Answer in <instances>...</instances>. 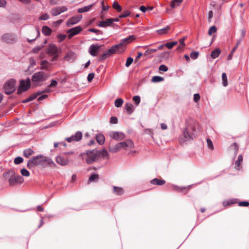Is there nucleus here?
Masks as SVG:
<instances>
[{
	"mask_svg": "<svg viewBox=\"0 0 249 249\" xmlns=\"http://www.w3.org/2000/svg\"><path fill=\"white\" fill-rule=\"evenodd\" d=\"M16 80L13 79H11L5 82L3 86V89L7 95H10L16 90Z\"/></svg>",
	"mask_w": 249,
	"mask_h": 249,
	"instance_id": "obj_5",
	"label": "nucleus"
},
{
	"mask_svg": "<svg viewBox=\"0 0 249 249\" xmlns=\"http://www.w3.org/2000/svg\"><path fill=\"white\" fill-rule=\"evenodd\" d=\"M196 128L193 124H186L185 127L182 131V134L180 136V143L182 144L193 140L196 137Z\"/></svg>",
	"mask_w": 249,
	"mask_h": 249,
	"instance_id": "obj_3",
	"label": "nucleus"
},
{
	"mask_svg": "<svg viewBox=\"0 0 249 249\" xmlns=\"http://www.w3.org/2000/svg\"><path fill=\"white\" fill-rule=\"evenodd\" d=\"M55 163L50 158L42 155H37L28 160L27 167L29 169H33L35 167L44 168L47 166L54 167Z\"/></svg>",
	"mask_w": 249,
	"mask_h": 249,
	"instance_id": "obj_1",
	"label": "nucleus"
},
{
	"mask_svg": "<svg viewBox=\"0 0 249 249\" xmlns=\"http://www.w3.org/2000/svg\"><path fill=\"white\" fill-rule=\"evenodd\" d=\"M207 144L208 148L210 150L213 149V145L212 141L210 138L207 139Z\"/></svg>",
	"mask_w": 249,
	"mask_h": 249,
	"instance_id": "obj_50",
	"label": "nucleus"
},
{
	"mask_svg": "<svg viewBox=\"0 0 249 249\" xmlns=\"http://www.w3.org/2000/svg\"><path fill=\"white\" fill-rule=\"evenodd\" d=\"M76 58V54L72 52H69L64 57V60L66 61H73Z\"/></svg>",
	"mask_w": 249,
	"mask_h": 249,
	"instance_id": "obj_20",
	"label": "nucleus"
},
{
	"mask_svg": "<svg viewBox=\"0 0 249 249\" xmlns=\"http://www.w3.org/2000/svg\"><path fill=\"white\" fill-rule=\"evenodd\" d=\"M243 161V157L242 155H239L238 157L237 160L235 162V168L238 169L240 166L241 162Z\"/></svg>",
	"mask_w": 249,
	"mask_h": 249,
	"instance_id": "obj_34",
	"label": "nucleus"
},
{
	"mask_svg": "<svg viewBox=\"0 0 249 249\" xmlns=\"http://www.w3.org/2000/svg\"><path fill=\"white\" fill-rule=\"evenodd\" d=\"M133 58H132L131 57H128L126 60L125 64V67H129L131 65V64L133 63Z\"/></svg>",
	"mask_w": 249,
	"mask_h": 249,
	"instance_id": "obj_55",
	"label": "nucleus"
},
{
	"mask_svg": "<svg viewBox=\"0 0 249 249\" xmlns=\"http://www.w3.org/2000/svg\"><path fill=\"white\" fill-rule=\"evenodd\" d=\"M230 149L233 151L234 155V157H235L238 153V149H239V146H238V144L236 142L233 143L230 146Z\"/></svg>",
	"mask_w": 249,
	"mask_h": 249,
	"instance_id": "obj_33",
	"label": "nucleus"
},
{
	"mask_svg": "<svg viewBox=\"0 0 249 249\" xmlns=\"http://www.w3.org/2000/svg\"><path fill=\"white\" fill-rule=\"evenodd\" d=\"M192 186V185H189L187 187H180L179 186H178L177 185H173V189L175 191H183V190H186V189H190Z\"/></svg>",
	"mask_w": 249,
	"mask_h": 249,
	"instance_id": "obj_32",
	"label": "nucleus"
},
{
	"mask_svg": "<svg viewBox=\"0 0 249 249\" xmlns=\"http://www.w3.org/2000/svg\"><path fill=\"white\" fill-rule=\"evenodd\" d=\"M42 47H43V45H41V46H37L33 49L32 52L34 53H36L41 49Z\"/></svg>",
	"mask_w": 249,
	"mask_h": 249,
	"instance_id": "obj_58",
	"label": "nucleus"
},
{
	"mask_svg": "<svg viewBox=\"0 0 249 249\" xmlns=\"http://www.w3.org/2000/svg\"><path fill=\"white\" fill-rule=\"evenodd\" d=\"M159 71H164V72H166L168 71V67L165 66V65H161L159 68Z\"/></svg>",
	"mask_w": 249,
	"mask_h": 249,
	"instance_id": "obj_59",
	"label": "nucleus"
},
{
	"mask_svg": "<svg viewBox=\"0 0 249 249\" xmlns=\"http://www.w3.org/2000/svg\"><path fill=\"white\" fill-rule=\"evenodd\" d=\"M99 178V176L98 174L95 173H92L90 177H89V180L90 182H92L96 179H97Z\"/></svg>",
	"mask_w": 249,
	"mask_h": 249,
	"instance_id": "obj_45",
	"label": "nucleus"
},
{
	"mask_svg": "<svg viewBox=\"0 0 249 249\" xmlns=\"http://www.w3.org/2000/svg\"><path fill=\"white\" fill-rule=\"evenodd\" d=\"M113 8L115 9L118 12H121L122 9V7L116 1H114L113 3Z\"/></svg>",
	"mask_w": 249,
	"mask_h": 249,
	"instance_id": "obj_47",
	"label": "nucleus"
},
{
	"mask_svg": "<svg viewBox=\"0 0 249 249\" xmlns=\"http://www.w3.org/2000/svg\"><path fill=\"white\" fill-rule=\"evenodd\" d=\"M49 62L45 60H42L40 62L41 70H47L48 69V64Z\"/></svg>",
	"mask_w": 249,
	"mask_h": 249,
	"instance_id": "obj_42",
	"label": "nucleus"
},
{
	"mask_svg": "<svg viewBox=\"0 0 249 249\" xmlns=\"http://www.w3.org/2000/svg\"><path fill=\"white\" fill-rule=\"evenodd\" d=\"M240 42H241V40H238L237 42H236V44L235 45V46L233 47V48L231 50V53L229 54L228 56V60H230L232 59V56H233V53L235 51V50L237 49L238 47V45H239V44L240 43Z\"/></svg>",
	"mask_w": 249,
	"mask_h": 249,
	"instance_id": "obj_25",
	"label": "nucleus"
},
{
	"mask_svg": "<svg viewBox=\"0 0 249 249\" xmlns=\"http://www.w3.org/2000/svg\"><path fill=\"white\" fill-rule=\"evenodd\" d=\"M52 14L53 16H56L61 14L59 7H55L52 10Z\"/></svg>",
	"mask_w": 249,
	"mask_h": 249,
	"instance_id": "obj_41",
	"label": "nucleus"
},
{
	"mask_svg": "<svg viewBox=\"0 0 249 249\" xmlns=\"http://www.w3.org/2000/svg\"><path fill=\"white\" fill-rule=\"evenodd\" d=\"M49 77V75L43 71L34 73L31 80L35 87L41 86Z\"/></svg>",
	"mask_w": 249,
	"mask_h": 249,
	"instance_id": "obj_4",
	"label": "nucleus"
},
{
	"mask_svg": "<svg viewBox=\"0 0 249 249\" xmlns=\"http://www.w3.org/2000/svg\"><path fill=\"white\" fill-rule=\"evenodd\" d=\"M221 53V50L219 48H216L212 52L211 56L213 59H215L218 57Z\"/></svg>",
	"mask_w": 249,
	"mask_h": 249,
	"instance_id": "obj_30",
	"label": "nucleus"
},
{
	"mask_svg": "<svg viewBox=\"0 0 249 249\" xmlns=\"http://www.w3.org/2000/svg\"><path fill=\"white\" fill-rule=\"evenodd\" d=\"M130 12L128 10L125 11L123 14H121L119 16V18H126L130 15Z\"/></svg>",
	"mask_w": 249,
	"mask_h": 249,
	"instance_id": "obj_56",
	"label": "nucleus"
},
{
	"mask_svg": "<svg viewBox=\"0 0 249 249\" xmlns=\"http://www.w3.org/2000/svg\"><path fill=\"white\" fill-rule=\"evenodd\" d=\"M61 52V49L57 47L54 44H50L46 50V53L50 55H59Z\"/></svg>",
	"mask_w": 249,
	"mask_h": 249,
	"instance_id": "obj_9",
	"label": "nucleus"
},
{
	"mask_svg": "<svg viewBox=\"0 0 249 249\" xmlns=\"http://www.w3.org/2000/svg\"><path fill=\"white\" fill-rule=\"evenodd\" d=\"M121 149H126L128 147L130 148H134V144L132 141L130 139H127L124 142H120L119 143Z\"/></svg>",
	"mask_w": 249,
	"mask_h": 249,
	"instance_id": "obj_14",
	"label": "nucleus"
},
{
	"mask_svg": "<svg viewBox=\"0 0 249 249\" xmlns=\"http://www.w3.org/2000/svg\"><path fill=\"white\" fill-rule=\"evenodd\" d=\"M35 31L37 33V36H36V37L35 38H34L33 39H27V41L30 43V44H32L34 41H35L36 40V39L38 37H39L40 36V32H39V29L37 28H36L35 29Z\"/></svg>",
	"mask_w": 249,
	"mask_h": 249,
	"instance_id": "obj_46",
	"label": "nucleus"
},
{
	"mask_svg": "<svg viewBox=\"0 0 249 249\" xmlns=\"http://www.w3.org/2000/svg\"><path fill=\"white\" fill-rule=\"evenodd\" d=\"M110 18L107 19L106 20L100 21L98 24V26L100 27L106 28L108 26H112Z\"/></svg>",
	"mask_w": 249,
	"mask_h": 249,
	"instance_id": "obj_19",
	"label": "nucleus"
},
{
	"mask_svg": "<svg viewBox=\"0 0 249 249\" xmlns=\"http://www.w3.org/2000/svg\"><path fill=\"white\" fill-rule=\"evenodd\" d=\"M2 41L6 43H13L17 40V36L13 33H6L1 36Z\"/></svg>",
	"mask_w": 249,
	"mask_h": 249,
	"instance_id": "obj_8",
	"label": "nucleus"
},
{
	"mask_svg": "<svg viewBox=\"0 0 249 249\" xmlns=\"http://www.w3.org/2000/svg\"><path fill=\"white\" fill-rule=\"evenodd\" d=\"M135 39L134 35H130L128 37L121 40L120 42L118 44L121 48L120 53H123L126 48V44H129Z\"/></svg>",
	"mask_w": 249,
	"mask_h": 249,
	"instance_id": "obj_7",
	"label": "nucleus"
},
{
	"mask_svg": "<svg viewBox=\"0 0 249 249\" xmlns=\"http://www.w3.org/2000/svg\"><path fill=\"white\" fill-rule=\"evenodd\" d=\"M113 193L115 194L117 196H121L124 193V190L122 188L117 187V186H113Z\"/></svg>",
	"mask_w": 249,
	"mask_h": 249,
	"instance_id": "obj_26",
	"label": "nucleus"
},
{
	"mask_svg": "<svg viewBox=\"0 0 249 249\" xmlns=\"http://www.w3.org/2000/svg\"><path fill=\"white\" fill-rule=\"evenodd\" d=\"M120 146L119 144V143H117L114 145L110 146L108 147V150L110 152L115 153L121 150Z\"/></svg>",
	"mask_w": 249,
	"mask_h": 249,
	"instance_id": "obj_21",
	"label": "nucleus"
},
{
	"mask_svg": "<svg viewBox=\"0 0 249 249\" xmlns=\"http://www.w3.org/2000/svg\"><path fill=\"white\" fill-rule=\"evenodd\" d=\"M101 46L92 44L89 49V52L92 56H96L100 49Z\"/></svg>",
	"mask_w": 249,
	"mask_h": 249,
	"instance_id": "obj_17",
	"label": "nucleus"
},
{
	"mask_svg": "<svg viewBox=\"0 0 249 249\" xmlns=\"http://www.w3.org/2000/svg\"><path fill=\"white\" fill-rule=\"evenodd\" d=\"M40 95V93L39 92H36L35 94H33L32 95L29 97L28 98L22 101L23 103H27L28 102H29L30 101H33V100L35 99L38 95Z\"/></svg>",
	"mask_w": 249,
	"mask_h": 249,
	"instance_id": "obj_28",
	"label": "nucleus"
},
{
	"mask_svg": "<svg viewBox=\"0 0 249 249\" xmlns=\"http://www.w3.org/2000/svg\"><path fill=\"white\" fill-rule=\"evenodd\" d=\"M88 31L90 32L94 33L97 35H103L102 31H101L99 30L96 29L90 28V29H88Z\"/></svg>",
	"mask_w": 249,
	"mask_h": 249,
	"instance_id": "obj_51",
	"label": "nucleus"
},
{
	"mask_svg": "<svg viewBox=\"0 0 249 249\" xmlns=\"http://www.w3.org/2000/svg\"><path fill=\"white\" fill-rule=\"evenodd\" d=\"M169 29L170 27L169 26H167L165 28L156 30V32L160 35L166 34Z\"/></svg>",
	"mask_w": 249,
	"mask_h": 249,
	"instance_id": "obj_36",
	"label": "nucleus"
},
{
	"mask_svg": "<svg viewBox=\"0 0 249 249\" xmlns=\"http://www.w3.org/2000/svg\"><path fill=\"white\" fill-rule=\"evenodd\" d=\"M56 162L62 166L67 165L69 160L67 158H65L62 156L58 155L55 158Z\"/></svg>",
	"mask_w": 249,
	"mask_h": 249,
	"instance_id": "obj_16",
	"label": "nucleus"
},
{
	"mask_svg": "<svg viewBox=\"0 0 249 249\" xmlns=\"http://www.w3.org/2000/svg\"><path fill=\"white\" fill-rule=\"evenodd\" d=\"M157 51H158V49H148L145 52L144 55H147L149 53H155V52H157Z\"/></svg>",
	"mask_w": 249,
	"mask_h": 249,
	"instance_id": "obj_62",
	"label": "nucleus"
},
{
	"mask_svg": "<svg viewBox=\"0 0 249 249\" xmlns=\"http://www.w3.org/2000/svg\"><path fill=\"white\" fill-rule=\"evenodd\" d=\"M110 122L112 124H116L118 122V119L116 117L112 116L110 118Z\"/></svg>",
	"mask_w": 249,
	"mask_h": 249,
	"instance_id": "obj_64",
	"label": "nucleus"
},
{
	"mask_svg": "<svg viewBox=\"0 0 249 249\" xmlns=\"http://www.w3.org/2000/svg\"><path fill=\"white\" fill-rule=\"evenodd\" d=\"M15 173V172L13 170H9L3 173V176L4 178H8L9 179L11 177H12V176H13V175H14Z\"/></svg>",
	"mask_w": 249,
	"mask_h": 249,
	"instance_id": "obj_23",
	"label": "nucleus"
},
{
	"mask_svg": "<svg viewBox=\"0 0 249 249\" xmlns=\"http://www.w3.org/2000/svg\"><path fill=\"white\" fill-rule=\"evenodd\" d=\"M124 107L129 114H131L134 111V107L131 103H126Z\"/></svg>",
	"mask_w": 249,
	"mask_h": 249,
	"instance_id": "obj_31",
	"label": "nucleus"
},
{
	"mask_svg": "<svg viewBox=\"0 0 249 249\" xmlns=\"http://www.w3.org/2000/svg\"><path fill=\"white\" fill-rule=\"evenodd\" d=\"M151 184L153 185H162L165 183L164 179H159L157 178H155L150 181Z\"/></svg>",
	"mask_w": 249,
	"mask_h": 249,
	"instance_id": "obj_24",
	"label": "nucleus"
},
{
	"mask_svg": "<svg viewBox=\"0 0 249 249\" xmlns=\"http://www.w3.org/2000/svg\"><path fill=\"white\" fill-rule=\"evenodd\" d=\"M200 98V95L198 93H195L194 95V101L196 103H197Z\"/></svg>",
	"mask_w": 249,
	"mask_h": 249,
	"instance_id": "obj_63",
	"label": "nucleus"
},
{
	"mask_svg": "<svg viewBox=\"0 0 249 249\" xmlns=\"http://www.w3.org/2000/svg\"><path fill=\"white\" fill-rule=\"evenodd\" d=\"M34 153V151L31 148L25 149L23 151V156L26 158H29Z\"/></svg>",
	"mask_w": 249,
	"mask_h": 249,
	"instance_id": "obj_35",
	"label": "nucleus"
},
{
	"mask_svg": "<svg viewBox=\"0 0 249 249\" xmlns=\"http://www.w3.org/2000/svg\"><path fill=\"white\" fill-rule=\"evenodd\" d=\"M164 78L160 76H154L152 78L151 81L154 83L160 82L163 81Z\"/></svg>",
	"mask_w": 249,
	"mask_h": 249,
	"instance_id": "obj_39",
	"label": "nucleus"
},
{
	"mask_svg": "<svg viewBox=\"0 0 249 249\" xmlns=\"http://www.w3.org/2000/svg\"><path fill=\"white\" fill-rule=\"evenodd\" d=\"M217 31V28L215 26L213 25L211 27L208 31V34L209 36H212L213 33L216 32Z\"/></svg>",
	"mask_w": 249,
	"mask_h": 249,
	"instance_id": "obj_53",
	"label": "nucleus"
},
{
	"mask_svg": "<svg viewBox=\"0 0 249 249\" xmlns=\"http://www.w3.org/2000/svg\"><path fill=\"white\" fill-rule=\"evenodd\" d=\"M52 29L47 26H43L42 28V33L46 36H50L52 33Z\"/></svg>",
	"mask_w": 249,
	"mask_h": 249,
	"instance_id": "obj_27",
	"label": "nucleus"
},
{
	"mask_svg": "<svg viewBox=\"0 0 249 249\" xmlns=\"http://www.w3.org/2000/svg\"><path fill=\"white\" fill-rule=\"evenodd\" d=\"M124 102V100L122 98H117L115 101V106L117 107H121Z\"/></svg>",
	"mask_w": 249,
	"mask_h": 249,
	"instance_id": "obj_40",
	"label": "nucleus"
},
{
	"mask_svg": "<svg viewBox=\"0 0 249 249\" xmlns=\"http://www.w3.org/2000/svg\"><path fill=\"white\" fill-rule=\"evenodd\" d=\"M22 176L24 177H29L30 176L29 172L25 168H22L20 170Z\"/></svg>",
	"mask_w": 249,
	"mask_h": 249,
	"instance_id": "obj_52",
	"label": "nucleus"
},
{
	"mask_svg": "<svg viewBox=\"0 0 249 249\" xmlns=\"http://www.w3.org/2000/svg\"><path fill=\"white\" fill-rule=\"evenodd\" d=\"M30 65L29 67H33L36 64V61L33 58H30L29 59Z\"/></svg>",
	"mask_w": 249,
	"mask_h": 249,
	"instance_id": "obj_60",
	"label": "nucleus"
},
{
	"mask_svg": "<svg viewBox=\"0 0 249 249\" xmlns=\"http://www.w3.org/2000/svg\"><path fill=\"white\" fill-rule=\"evenodd\" d=\"M49 18V16L47 14L42 15L39 18V19L41 20H45Z\"/></svg>",
	"mask_w": 249,
	"mask_h": 249,
	"instance_id": "obj_61",
	"label": "nucleus"
},
{
	"mask_svg": "<svg viewBox=\"0 0 249 249\" xmlns=\"http://www.w3.org/2000/svg\"><path fill=\"white\" fill-rule=\"evenodd\" d=\"M222 85L224 87H227L228 85L227 76L226 73L223 72L222 74Z\"/></svg>",
	"mask_w": 249,
	"mask_h": 249,
	"instance_id": "obj_37",
	"label": "nucleus"
},
{
	"mask_svg": "<svg viewBox=\"0 0 249 249\" xmlns=\"http://www.w3.org/2000/svg\"><path fill=\"white\" fill-rule=\"evenodd\" d=\"M83 134L81 131H77L75 134L72 135L70 137H67L65 139V140L68 142H79L82 138Z\"/></svg>",
	"mask_w": 249,
	"mask_h": 249,
	"instance_id": "obj_11",
	"label": "nucleus"
},
{
	"mask_svg": "<svg viewBox=\"0 0 249 249\" xmlns=\"http://www.w3.org/2000/svg\"><path fill=\"white\" fill-rule=\"evenodd\" d=\"M93 4L89 5L88 6H84L82 8H80L77 10V12L79 13H82L86 12H88L93 6Z\"/></svg>",
	"mask_w": 249,
	"mask_h": 249,
	"instance_id": "obj_29",
	"label": "nucleus"
},
{
	"mask_svg": "<svg viewBox=\"0 0 249 249\" xmlns=\"http://www.w3.org/2000/svg\"><path fill=\"white\" fill-rule=\"evenodd\" d=\"M24 160L21 157H17L14 159V163L15 164H19L23 162Z\"/></svg>",
	"mask_w": 249,
	"mask_h": 249,
	"instance_id": "obj_49",
	"label": "nucleus"
},
{
	"mask_svg": "<svg viewBox=\"0 0 249 249\" xmlns=\"http://www.w3.org/2000/svg\"><path fill=\"white\" fill-rule=\"evenodd\" d=\"M82 18V15H78L72 17V18H69L67 22V26L70 27L72 25L77 24L81 20Z\"/></svg>",
	"mask_w": 249,
	"mask_h": 249,
	"instance_id": "obj_13",
	"label": "nucleus"
},
{
	"mask_svg": "<svg viewBox=\"0 0 249 249\" xmlns=\"http://www.w3.org/2000/svg\"><path fill=\"white\" fill-rule=\"evenodd\" d=\"M178 44L177 41H173L171 42H167L165 43V46L166 47L169 49H172L174 46Z\"/></svg>",
	"mask_w": 249,
	"mask_h": 249,
	"instance_id": "obj_43",
	"label": "nucleus"
},
{
	"mask_svg": "<svg viewBox=\"0 0 249 249\" xmlns=\"http://www.w3.org/2000/svg\"><path fill=\"white\" fill-rule=\"evenodd\" d=\"M110 137L115 140L121 141L125 138V135L122 132L113 131L110 133Z\"/></svg>",
	"mask_w": 249,
	"mask_h": 249,
	"instance_id": "obj_15",
	"label": "nucleus"
},
{
	"mask_svg": "<svg viewBox=\"0 0 249 249\" xmlns=\"http://www.w3.org/2000/svg\"><path fill=\"white\" fill-rule=\"evenodd\" d=\"M182 1V0H173L171 3V6L172 8H175L177 6H178L181 3Z\"/></svg>",
	"mask_w": 249,
	"mask_h": 249,
	"instance_id": "obj_44",
	"label": "nucleus"
},
{
	"mask_svg": "<svg viewBox=\"0 0 249 249\" xmlns=\"http://www.w3.org/2000/svg\"><path fill=\"white\" fill-rule=\"evenodd\" d=\"M238 205L241 207H248L249 206V202L247 201H241L238 203Z\"/></svg>",
	"mask_w": 249,
	"mask_h": 249,
	"instance_id": "obj_57",
	"label": "nucleus"
},
{
	"mask_svg": "<svg viewBox=\"0 0 249 249\" xmlns=\"http://www.w3.org/2000/svg\"><path fill=\"white\" fill-rule=\"evenodd\" d=\"M82 27L80 26H77L70 29L67 32L68 34L69 38H71L74 36L77 35L82 31Z\"/></svg>",
	"mask_w": 249,
	"mask_h": 249,
	"instance_id": "obj_12",
	"label": "nucleus"
},
{
	"mask_svg": "<svg viewBox=\"0 0 249 249\" xmlns=\"http://www.w3.org/2000/svg\"><path fill=\"white\" fill-rule=\"evenodd\" d=\"M198 55H199V52L197 51H195V52H192L191 53L190 57L192 59L195 60V59H196L198 57Z\"/></svg>",
	"mask_w": 249,
	"mask_h": 249,
	"instance_id": "obj_48",
	"label": "nucleus"
},
{
	"mask_svg": "<svg viewBox=\"0 0 249 249\" xmlns=\"http://www.w3.org/2000/svg\"><path fill=\"white\" fill-rule=\"evenodd\" d=\"M9 183L10 186H14L17 183H22L24 181L23 178L18 175H16V173L12 177L9 179Z\"/></svg>",
	"mask_w": 249,
	"mask_h": 249,
	"instance_id": "obj_10",
	"label": "nucleus"
},
{
	"mask_svg": "<svg viewBox=\"0 0 249 249\" xmlns=\"http://www.w3.org/2000/svg\"><path fill=\"white\" fill-rule=\"evenodd\" d=\"M96 140L99 144L102 145L105 142V138L103 134L98 133L96 136Z\"/></svg>",
	"mask_w": 249,
	"mask_h": 249,
	"instance_id": "obj_22",
	"label": "nucleus"
},
{
	"mask_svg": "<svg viewBox=\"0 0 249 249\" xmlns=\"http://www.w3.org/2000/svg\"><path fill=\"white\" fill-rule=\"evenodd\" d=\"M85 154L87 156L86 158V162L88 164H91L94 162L98 160L101 157L109 159V154L106 149L102 150H97L96 149L86 151Z\"/></svg>",
	"mask_w": 249,
	"mask_h": 249,
	"instance_id": "obj_2",
	"label": "nucleus"
},
{
	"mask_svg": "<svg viewBox=\"0 0 249 249\" xmlns=\"http://www.w3.org/2000/svg\"><path fill=\"white\" fill-rule=\"evenodd\" d=\"M108 54L107 53V52L104 53L103 54L100 55L98 59V61L99 62H102L104 60H106L108 57H109Z\"/></svg>",
	"mask_w": 249,
	"mask_h": 249,
	"instance_id": "obj_38",
	"label": "nucleus"
},
{
	"mask_svg": "<svg viewBox=\"0 0 249 249\" xmlns=\"http://www.w3.org/2000/svg\"><path fill=\"white\" fill-rule=\"evenodd\" d=\"M133 100L135 102L136 105L137 106L141 102V98L139 96L136 95L133 97Z\"/></svg>",
	"mask_w": 249,
	"mask_h": 249,
	"instance_id": "obj_54",
	"label": "nucleus"
},
{
	"mask_svg": "<svg viewBox=\"0 0 249 249\" xmlns=\"http://www.w3.org/2000/svg\"><path fill=\"white\" fill-rule=\"evenodd\" d=\"M120 50H121V48H120L118 44H116V45L112 46L110 49H109L106 52L108 54L109 56H110L111 54H114L116 52H117L119 53H122L120 52Z\"/></svg>",
	"mask_w": 249,
	"mask_h": 249,
	"instance_id": "obj_18",
	"label": "nucleus"
},
{
	"mask_svg": "<svg viewBox=\"0 0 249 249\" xmlns=\"http://www.w3.org/2000/svg\"><path fill=\"white\" fill-rule=\"evenodd\" d=\"M20 85L18 89L17 94H20L23 92L27 91L31 86V80L28 77L26 80L21 79L19 81Z\"/></svg>",
	"mask_w": 249,
	"mask_h": 249,
	"instance_id": "obj_6",
	"label": "nucleus"
}]
</instances>
